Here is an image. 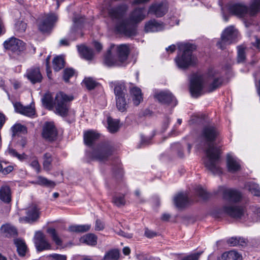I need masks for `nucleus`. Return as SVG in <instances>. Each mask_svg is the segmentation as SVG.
<instances>
[{
	"instance_id": "nucleus-23",
	"label": "nucleus",
	"mask_w": 260,
	"mask_h": 260,
	"mask_svg": "<svg viewBox=\"0 0 260 260\" xmlns=\"http://www.w3.org/2000/svg\"><path fill=\"white\" fill-rule=\"evenodd\" d=\"M164 25L155 20H150L146 23L145 30L146 32H155L162 30L164 29Z\"/></svg>"
},
{
	"instance_id": "nucleus-38",
	"label": "nucleus",
	"mask_w": 260,
	"mask_h": 260,
	"mask_svg": "<svg viewBox=\"0 0 260 260\" xmlns=\"http://www.w3.org/2000/svg\"><path fill=\"white\" fill-rule=\"evenodd\" d=\"M44 161L43 163V168L46 171L51 170V164L52 161V155L49 153H46L43 155Z\"/></svg>"
},
{
	"instance_id": "nucleus-8",
	"label": "nucleus",
	"mask_w": 260,
	"mask_h": 260,
	"mask_svg": "<svg viewBox=\"0 0 260 260\" xmlns=\"http://www.w3.org/2000/svg\"><path fill=\"white\" fill-rule=\"evenodd\" d=\"M113 150V144L109 141H105L93 150L91 157L99 161H105L112 154Z\"/></svg>"
},
{
	"instance_id": "nucleus-20",
	"label": "nucleus",
	"mask_w": 260,
	"mask_h": 260,
	"mask_svg": "<svg viewBox=\"0 0 260 260\" xmlns=\"http://www.w3.org/2000/svg\"><path fill=\"white\" fill-rule=\"evenodd\" d=\"M110 86L111 88L114 87V94L116 97L126 95V90L124 84L119 81H112L109 83Z\"/></svg>"
},
{
	"instance_id": "nucleus-14",
	"label": "nucleus",
	"mask_w": 260,
	"mask_h": 260,
	"mask_svg": "<svg viewBox=\"0 0 260 260\" xmlns=\"http://www.w3.org/2000/svg\"><path fill=\"white\" fill-rule=\"evenodd\" d=\"M35 244L38 251L51 249V244L47 240L45 235L41 232H38L36 233Z\"/></svg>"
},
{
	"instance_id": "nucleus-55",
	"label": "nucleus",
	"mask_w": 260,
	"mask_h": 260,
	"mask_svg": "<svg viewBox=\"0 0 260 260\" xmlns=\"http://www.w3.org/2000/svg\"><path fill=\"white\" fill-rule=\"evenodd\" d=\"M104 228V223L99 219H97L95 221V230L96 231H101Z\"/></svg>"
},
{
	"instance_id": "nucleus-63",
	"label": "nucleus",
	"mask_w": 260,
	"mask_h": 260,
	"mask_svg": "<svg viewBox=\"0 0 260 260\" xmlns=\"http://www.w3.org/2000/svg\"><path fill=\"white\" fill-rule=\"evenodd\" d=\"M94 47L95 48V49L98 51L100 52L102 50L103 48V46L101 43H100L98 42L94 41L93 42Z\"/></svg>"
},
{
	"instance_id": "nucleus-6",
	"label": "nucleus",
	"mask_w": 260,
	"mask_h": 260,
	"mask_svg": "<svg viewBox=\"0 0 260 260\" xmlns=\"http://www.w3.org/2000/svg\"><path fill=\"white\" fill-rule=\"evenodd\" d=\"M129 53V49L127 45L116 46L111 44L104 56V63L108 67L122 66L127 60Z\"/></svg>"
},
{
	"instance_id": "nucleus-48",
	"label": "nucleus",
	"mask_w": 260,
	"mask_h": 260,
	"mask_svg": "<svg viewBox=\"0 0 260 260\" xmlns=\"http://www.w3.org/2000/svg\"><path fill=\"white\" fill-rule=\"evenodd\" d=\"M74 74V70L72 69H66L63 71V79L66 82H68L69 79Z\"/></svg>"
},
{
	"instance_id": "nucleus-26",
	"label": "nucleus",
	"mask_w": 260,
	"mask_h": 260,
	"mask_svg": "<svg viewBox=\"0 0 260 260\" xmlns=\"http://www.w3.org/2000/svg\"><path fill=\"white\" fill-rule=\"evenodd\" d=\"M241 254L235 250H231L222 253L218 257V260H241Z\"/></svg>"
},
{
	"instance_id": "nucleus-1",
	"label": "nucleus",
	"mask_w": 260,
	"mask_h": 260,
	"mask_svg": "<svg viewBox=\"0 0 260 260\" xmlns=\"http://www.w3.org/2000/svg\"><path fill=\"white\" fill-rule=\"evenodd\" d=\"M217 128L213 125H205L199 138V146L206 153L204 164L206 168L212 174L220 175L222 170L219 167L221 150L214 145V142L219 135Z\"/></svg>"
},
{
	"instance_id": "nucleus-25",
	"label": "nucleus",
	"mask_w": 260,
	"mask_h": 260,
	"mask_svg": "<svg viewBox=\"0 0 260 260\" xmlns=\"http://www.w3.org/2000/svg\"><path fill=\"white\" fill-rule=\"evenodd\" d=\"M0 200L6 204L11 201V189L8 186H3L0 188Z\"/></svg>"
},
{
	"instance_id": "nucleus-61",
	"label": "nucleus",
	"mask_w": 260,
	"mask_h": 260,
	"mask_svg": "<svg viewBox=\"0 0 260 260\" xmlns=\"http://www.w3.org/2000/svg\"><path fill=\"white\" fill-rule=\"evenodd\" d=\"M13 170V167L11 166H9L8 167H4V169H3V174L4 175H6V174H8L9 173H10V172H11Z\"/></svg>"
},
{
	"instance_id": "nucleus-7",
	"label": "nucleus",
	"mask_w": 260,
	"mask_h": 260,
	"mask_svg": "<svg viewBox=\"0 0 260 260\" xmlns=\"http://www.w3.org/2000/svg\"><path fill=\"white\" fill-rule=\"evenodd\" d=\"M178 52L175 61L178 68L186 70L196 64L197 58L193 55L196 46L190 43L178 44Z\"/></svg>"
},
{
	"instance_id": "nucleus-46",
	"label": "nucleus",
	"mask_w": 260,
	"mask_h": 260,
	"mask_svg": "<svg viewBox=\"0 0 260 260\" xmlns=\"http://www.w3.org/2000/svg\"><path fill=\"white\" fill-rule=\"evenodd\" d=\"M11 129L13 132V136H14L16 133L18 132H23L26 131V128L25 126L21 125V124H16L14 125Z\"/></svg>"
},
{
	"instance_id": "nucleus-11",
	"label": "nucleus",
	"mask_w": 260,
	"mask_h": 260,
	"mask_svg": "<svg viewBox=\"0 0 260 260\" xmlns=\"http://www.w3.org/2000/svg\"><path fill=\"white\" fill-rule=\"evenodd\" d=\"M237 36V31L233 26L227 27L221 35V41L217 43V47L221 49H224L225 46L232 43Z\"/></svg>"
},
{
	"instance_id": "nucleus-21",
	"label": "nucleus",
	"mask_w": 260,
	"mask_h": 260,
	"mask_svg": "<svg viewBox=\"0 0 260 260\" xmlns=\"http://www.w3.org/2000/svg\"><path fill=\"white\" fill-rule=\"evenodd\" d=\"M174 203L178 208L185 207L188 203V197L186 193L180 192L176 194L174 198Z\"/></svg>"
},
{
	"instance_id": "nucleus-31",
	"label": "nucleus",
	"mask_w": 260,
	"mask_h": 260,
	"mask_svg": "<svg viewBox=\"0 0 260 260\" xmlns=\"http://www.w3.org/2000/svg\"><path fill=\"white\" fill-rule=\"evenodd\" d=\"M34 184L44 186L47 187L53 188L56 184L54 182L47 179L46 178L39 176L37 177L35 181L32 182Z\"/></svg>"
},
{
	"instance_id": "nucleus-44",
	"label": "nucleus",
	"mask_w": 260,
	"mask_h": 260,
	"mask_svg": "<svg viewBox=\"0 0 260 260\" xmlns=\"http://www.w3.org/2000/svg\"><path fill=\"white\" fill-rule=\"evenodd\" d=\"M246 59L245 48L242 46L238 47L237 62L243 63Z\"/></svg>"
},
{
	"instance_id": "nucleus-59",
	"label": "nucleus",
	"mask_w": 260,
	"mask_h": 260,
	"mask_svg": "<svg viewBox=\"0 0 260 260\" xmlns=\"http://www.w3.org/2000/svg\"><path fill=\"white\" fill-rule=\"evenodd\" d=\"M142 100V95L133 96V103H134V105H135L136 106L139 105Z\"/></svg>"
},
{
	"instance_id": "nucleus-39",
	"label": "nucleus",
	"mask_w": 260,
	"mask_h": 260,
	"mask_svg": "<svg viewBox=\"0 0 260 260\" xmlns=\"http://www.w3.org/2000/svg\"><path fill=\"white\" fill-rule=\"evenodd\" d=\"M260 11V0H252L249 8V14L255 16Z\"/></svg>"
},
{
	"instance_id": "nucleus-29",
	"label": "nucleus",
	"mask_w": 260,
	"mask_h": 260,
	"mask_svg": "<svg viewBox=\"0 0 260 260\" xmlns=\"http://www.w3.org/2000/svg\"><path fill=\"white\" fill-rule=\"evenodd\" d=\"M78 50L81 56L84 59L90 60L93 57V52L92 49L84 46H78Z\"/></svg>"
},
{
	"instance_id": "nucleus-51",
	"label": "nucleus",
	"mask_w": 260,
	"mask_h": 260,
	"mask_svg": "<svg viewBox=\"0 0 260 260\" xmlns=\"http://www.w3.org/2000/svg\"><path fill=\"white\" fill-rule=\"evenodd\" d=\"M202 252H199L184 257L182 260H198Z\"/></svg>"
},
{
	"instance_id": "nucleus-32",
	"label": "nucleus",
	"mask_w": 260,
	"mask_h": 260,
	"mask_svg": "<svg viewBox=\"0 0 260 260\" xmlns=\"http://www.w3.org/2000/svg\"><path fill=\"white\" fill-rule=\"evenodd\" d=\"M115 99L116 107L118 110L122 112L125 111L127 107L125 95L116 97Z\"/></svg>"
},
{
	"instance_id": "nucleus-27",
	"label": "nucleus",
	"mask_w": 260,
	"mask_h": 260,
	"mask_svg": "<svg viewBox=\"0 0 260 260\" xmlns=\"http://www.w3.org/2000/svg\"><path fill=\"white\" fill-rule=\"evenodd\" d=\"M167 11L166 8L162 3L152 5L149 8V13H154L156 17L164 16Z\"/></svg>"
},
{
	"instance_id": "nucleus-57",
	"label": "nucleus",
	"mask_w": 260,
	"mask_h": 260,
	"mask_svg": "<svg viewBox=\"0 0 260 260\" xmlns=\"http://www.w3.org/2000/svg\"><path fill=\"white\" fill-rule=\"evenodd\" d=\"M113 174L115 177L121 178L123 175L122 170L119 167H118L116 168V170L113 171Z\"/></svg>"
},
{
	"instance_id": "nucleus-16",
	"label": "nucleus",
	"mask_w": 260,
	"mask_h": 260,
	"mask_svg": "<svg viewBox=\"0 0 260 260\" xmlns=\"http://www.w3.org/2000/svg\"><path fill=\"white\" fill-rule=\"evenodd\" d=\"M57 20V17L55 14L48 15L39 22L38 25L39 29L42 32L49 31L52 28L53 23Z\"/></svg>"
},
{
	"instance_id": "nucleus-49",
	"label": "nucleus",
	"mask_w": 260,
	"mask_h": 260,
	"mask_svg": "<svg viewBox=\"0 0 260 260\" xmlns=\"http://www.w3.org/2000/svg\"><path fill=\"white\" fill-rule=\"evenodd\" d=\"M196 192L199 196H200L204 200L207 199L209 197V195L207 192L201 186H198L196 188Z\"/></svg>"
},
{
	"instance_id": "nucleus-36",
	"label": "nucleus",
	"mask_w": 260,
	"mask_h": 260,
	"mask_svg": "<svg viewBox=\"0 0 260 260\" xmlns=\"http://www.w3.org/2000/svg\"><path fill=\"white\" fill-rule=\"evenodd\" d=\"M119 122L118 120L113 119L110 117H108V128L111 133H114L118 131L119 128Z\"/></svg>"
},
{
	"instance_id": "nucleus-10",
	"label": "nucleus",
	"mask_w": 260,
	"mask_h": 260,
	"mask_svg": "<svg viewBox=\"0 0 260 260\" xmlns=\"http://www.w3.org/2000/svg\"><path fill=\"white\" fill-rule=\"evenodd\" d=\"M128 9V6L125 4L117 5L108 9V14L112 20L116 21V25L124 19Z\"/></svg>"
},
{
	"instance_id": "nucleus-45",
	"label": "nucleus",
	"mask_w": 260,
	"mask_h": 260,
	"mask_svg": "<svg viewBox=\"0 0 260 260\" xmlns=\"http://www.w3.org/2000/svg\"><path fill=\"white\" fill-rule=\"evenodd\" d=\"M9 155L12 156L17 157L18 159L22 160L25 158V154L23 153L22 154H19L15 149L9 147L6 151Z\"/></svg>"
},
{
	"instance_id": "nucleus-41",
	"label": "nucleus",
	"mask_w": 260,
	"mask_h": 260,
	"mask_svg": "<svg viewBox=\"0 0 260 260\" xmlns=\"http://www.w3.org/2000/svg\"><path fill=\"white\" fill-rule=\"evenodd\" d=\"M53 66L55 71L58 72L64 67V61L61 56L55 57L53 60Z\"/></svg>"
},
{
	"instance_id": "nucleus-43",
	"label": "nucleus",
	"mask_w": 260,
	"mask_h": 260,
	"mask_svg": "<svg viewBox=\"0 0 260 260\" xmlns=\"http://www.w3.org/2000/svg\"><path fill=\"white\" fill-rule=\"evenodd\" d=\"M83 83L88 90L93 89L98 85V83L91 77L85 78Z\"/></svg>"
},
{
	"instance_id": "nucleus-58",
	"label": "nucleus",
	"mask_w": 260,
	"mask_h": 260,
	"mask_svg": "<svg viewBox=\"0 0 260 260\" xmlns=\"http://www.w3.org/2000/svg\"><path fill=\"white\" fill-rule=\"evenodd\" d=\"M131 94L133 96L142 95L141 90L139 88L134 87L131 89Z\"/></svg>"
},
{
	"instance_id": "nucleus-19",
	"label": "nucleus",
	"mask_w": 260,
	"mask_h": 260,
	"mask_svg": "<svg viewBox=\"0 0 260 260\" xmlns=\"http://www.w3.org/2000/svg\"><path fill=\"white\" fill-rule=\"evenodd\" d=\"M226 164L229 172L234 173L240 170L241 166L239 162L231 154H228Z\"/></svg>"
},
{
	"instance_id": "nucleus-4",
	"label": "nucleus",
	"mask_w": 260,
	"mask_h": 260,
	"mask_svg": "<svg viewBox=\"0 0 260 260\" xmlns=\"http://www.w3.org/2000/svg\"><path fill=\"white\" fill-rule=\"evenodd\" d=\"M145 16L144 7L136 8L129 13L128 18L122 20L116 25V29L118 32L125 36H135L137 34L136 25L142 21Z\"/></svg>"
},
{
	"instance_id": "nucleus-28",
	"label": "nucleus",
	"mask_w": 260,
	"mask_h": 260,
	"mask_svg": "<svg viewBox=\"0 0 260 260\" xmlns=\"http://www.w3.org/2000/svg\"><path fill=\"white\" fill-rule=\"evenodd\" d=\"M14 243L17 247L18 254L21 256H25L27 249L25 241L22 239L16 238L14 239Z\"/></svg>"
},
{
	"instance_id": "nucleus-50",
	"label": "nucleus",
	"mask_w": 260,
	"mask_h": 260,
	"mask_svg": "<svg viewBox=\"0 0 260 260\" xmlns=\"http://www.w3.org/2000/svg\"><path fill=\"white\" fill-rule=\"evenodd\" d=\"M21 114L27 116H31L35 114V109L31 107H24Z\"/></svg>"
},
{
	"instance_id": "nucleus-2",
	"label": "nucleus",
	"mask_w": 260,
	"mask_h": 260,
	"mask_svg": "<svg viewBox=\"0 0 260 260\" xmlns=\"http://www.w3.org/2000/svg\"><path fill=\"white\" fill-rule=\"evenodd\" d=\"M222 196L224 200L229 202L222 208L216 209L212 212V215L216 218H222L228 215L232 218L238 219L244 216L245 207L236 204L242 199L241 193L235 189L227 188L223 189Z\"/></svg>"
},
{
	"instance_id": "nucleus-54",
	"label": "nucleus",
	"mask_w": 260,
	"mask_h": 260,
	"mask_svg": "<svg viewBox=\"0 0 260 260\" xmlns=\"http://www.w3.org/2000/svg\"><path fill=\"white\" fill-rule=\"evenodd\" d=\"M30 166L37 171V173L40 172V165L37 159L32 160L30 163Z\"/></svg>"
},
{
	"instance_id": "nucleus-5",
	"label": "nucleus",
	"mask_w": 260,
	"mask_h": 260,
	"mask_svg": "<svg viewBox=\"0 0 260 260\" xmlns=\"http://www.w3.org/2000/svg\"><path fill=\"white\" fill-rule=\"evenodd\" d=\"M73 95H68L60 91L56 93L54 101L50 93H46L42 99L43 104L49 109L55 106V112L62 117L68 115L70 107L69 103L73 100Z\"/></svg>"
},
{
	"instance_id": "nucleus-60",
	"label": "nucleus",
	"mask_w": 260,
	"mask_h": 260,
	"mask_svg": "<svg viewBox=\"0 0 260 260\" xmlns=\"http://www.w3.org/2000/svg\"><path fill=\"white\" fill-rule=\"evenodd\" d=\"M14 107L16 112L21 113L24 107L20 103H15L14 104Z\"/></svg>"
},
{
	"instance_id": "nucleus-22",
	"label": "nucleus",
	"mask_w": 260,
	"mask_h": 260,
	"mask_svg": "<svg viewBox=\"0 0 260 260\" xmlns=\"http://www.w3.org/2000/svg\"><path fill=\"white\" fill-rule=\"evenodd\" d=\"M100 134L93 131H89L84 134V141L86 145L91 146L94 142L100 138Z\"/></svg>"
},
{
	"instance_id": "nucleus-64",
	"label": "nucleus",
	"mask_w": 260,
	"mask_h": 260,
	"mask_svg": "<svg viewBox=\"0 0 260 260\" xmlns=\"http://www.w3.org/2000/svg\"><path fill=\"white\" fill-rule=\"evenodd\" d=\"M6 121V117L2 113H0V129L2 128Z\"/></svg>"
},
{
	"instance_id": "nucleus-15",
	"label": "nucleus",
	"mask_w": 260,
	"mask_h": 260,
	"mask_svg": "<svg viewBox=\"0 0 260 260\" xmlns=\"http://www.w3.org/2000/svg\"><path fill=\"white\" fill-rule=\"evenodd\" d=\"M154 98L162 104H172L173 106L177 105V101L172 93L168 91H161L154 94Z\"/></svg>"
},
{
	"instance_id": "nucleus-35",
	"label": "nucleus",
	"mask_w": 260,
	"mask_h": 260,
	"mask_svg": "<svg viewBox=\"0 0 260 260\" xmlns=\"http://www.w3.org/2000/svg\"><path fill=\"white\" fill-rule=\"evenodd\" d=\"M119 255L120 252L118 249H111L105 253L103 260H118Z\"/></svg>"
},
{
	"instance_id": "nucleus-24",
	"label": "nucleus",
	"mask_w": 260,
	"mask_h": 260,
	"mask_svg": "<svg viewBox=\"0 0 260 260\" xmlns=\"http://www.w3.org/2000/svg\"><path fill=\"white\" fill-rule=\"evenodd\" d=\"M1 231L4 236L7 238L15 237L18 234L17 229L9 224L3 225L1 226Z\"/></svg>"
},
{
	"instance_id": "nucleus-33",
	"label": "nucleus",
	"mask_w": 260,
	"mask_h": 260,
	"mask_svg": "<svg viewBox=\"0 0 260 260\" xmlns=\"http://www.w3.org/2000/svg\"><path fill=\"white\" fill-rule=\"evenodd\" d=\"M91 228L89 224L72 225L69 227V231L71 232L84 233L88 231Z\"/></svg>"
},
{
	"instance_id": "nucleus-47",
	"label": "nucleus",
	"mask_w": 260,
	"mask_h": 260,
	"mask_svg": "<svg viewBox=\"0 0 260 260\" xmlns=\"http://www.w3.org/2000/svg\"><path fill=\"white\" fill-rule=\"evenodd\" d=\"M27 24L23 21H18L15 24L16 31L19 33L24 32L26 28Z\"/></svg>"
},
{
	"instance_id": "nucleus-13",
	"label": "nucleus",
	"mask_w": 260,
	"mask_h": 260,
	"mask_svg": "<svg viewBox=\"0 0 260 260\" xmlns=\"http://www.w3.org/2000/svg\"><path fill=\"white\" fill-rule=\"evenodd\" d=\"M42 135L44 139L48 141L52 142L56 139L57 131L53 123L46 122L44 123Z\"/></svg>"
},
{
	"instance_id": "nucleus-37",
	"label": "nucleus",
	"mask_w": 260,
	"mask_h": 260,
	"mask_svg": "<svg viewBox=\"0 0 260 260\" xmlns=\"http://www.w3.org/2000/svg\"><path fill=\"white\" fill-rule=\"evenodd\" d=\"M48 234L50 235L52 240L55 242L56 245L61 246L62 244V240L59 237L56 231L54 228H48L47 230Z\"/></svg>"
},
{
	"instance_id": "nucleus-17",
	"label": "nucleus",
	"mask_w": 260,
	"mask_h": 260,
	"mask_svg": "<svg viewBox=\"0 0 260 260\" xmlns=\"http://www.w3.org/2000/svg\"><path fill=\"white\" fill-rule=\"evenodd\" d=\"M228 9L231 13L240 17H245L249 11L247 6L240 4H229Z\"/></svg>"
},
{
	"instance_id": "nucleus-56",
	"label": "nucleus",
	"mask_w": 260,
	"mask_h": 260,
	"mask_svg": "<svg viewBox=\"0 0 260 260\" xmlns=\"http://www.w3.org/2000/svg\"><path fill=\"white\" fill-rule=\"evenodd\" d=\"M145 235L148 238H151L156 236L157 235V234L156 233L153 231H150L148 229H146L145 232Z\"/></svg>"
},
{
	"instance_id": "nucleus-42",
	"label": "nucleus",
	"mask_w": 260,
	"mask_h": 260,
	"mask_svg": "<svg viewBox=\"0 0 260 260\" xmlns=\"http://www.w3.org/2000/svg\"><path fill=\"white\" fill-rule=\"evenodd\" d=\"M84 243L90 246H95L97 244V237L93 234H88L83 237Z\"/></svg>"
},
{
	"instance_id": "nucleus-53",
	"label": "nucleus",
	"mask_w": 260,
	"mask_h": 260,
	"mask_svg": "<svg viewBox=\"0 0 260 260\" xmlns=\"http://www.w3.org/2000/svg\"><path fill=\"white\" fill-rule=\"evenodd\" d=\"M150 141V138H145L143 136H141V143L138 146V147L140 148L142 147V146L148 145Z\"/></svg>"
},
{
	"instance_id": "nucleus-3",
	"label": "nucleus",
	"mask_w": 260,
	"mask_h": 260,
	"mask_svg": "<svg viewBox=\"0 0 260 260\" xmlns=\"http://www.w3.org/2000/svg\"><path fill=\"white\" fill-rule=\"evenodd\" d=\"M223 82L221 75L214 70L209 71L206 76L193 74L190 79V91L192 96L198 97L204 86L208 87L209 92L219 88Z\"/></svg>"
},
{
	"instance_id": "nucleus-18",
	"label": "nucleus",
	"mask_w": 260,
	"mask_h": 260,
	"mask_svg": "<svg viewBox=\"0 0 260 260\" xmlns=\"http://www.w3.org/2000/svg\"><path fill=\"white\" fill-rule=\"evenodd\" d=\"M26 77L33 84L40 83L43 79L40 68L38 67H32L28 69L26 71Z\"/></svg>"
},
{
	"instance_id": "nucleus-30",
	"label": "nucleus",
	"mask_w": 260,
	"mask_h": 260,
	"mask_svg": "<svg viewBox=\"0 0 260 260\" xmlns=\"http://www.w3.org/2000/svg\"><path fill=\"white\" fill-rule=\"evenodd\" d=\"M227 243L230 246L244 247L247 244V241L243 238L233 237L227 240Z\"/></svg>"
},
{
	"instance_id": "nucleus-34",
	"label": "nucleus",
	"mask_w": 260,
	"mask_h": 260,
	"mask_svg": "<svg viewBox=\"0 0 260 260\" xmlns=\"http://www.w3.org/2000/svg\"><path fill=\"white\" fill-rule=\"evenodd\" d=\"M245 188L254 196L260 197V187L258 184L253 182H249L246 184Z\"/></svg>"
},
{
	"instance_id": "nucleus-9",
	"label": "nucleus",
	"mask_w": 260,
	"mask_h": 260,
	"mask_svg": "<svg viewBox=\"0 0 260 260\" xmlns=\"http://www.w3.org/2000/svg\"><path fill=\"white\" fill-rule=\"evenodd\" d=\"M5 49L15 55H20L25 49V43L21 40L14 37L4 42Z\"/></svg>"
},
{
	"instance_id": "nucleus-52",
	"label": "nucleus",
	"mask_w": 260,
	"mask_h": 260,
	"mask_svg": "<svg viewBox=\"0 0 260 260\" xmlns=\"http://www.w3.org/2000/svg\"><path fill=\"white\" fill-rule=\"evenodd\" d=\"M48 257L52 258L54 260H67V256L65 255L54 253L50 254Z\"/></svg>"
},
{
	"instance_id": "nucleus-12",
	"label": "nucleus",
	"mask_w": 260,
	"mask_h": 260,
	"mask_svg": "<svg viewBox=\"0 0 260 260\" xmlns=\"http://www.w3.org/2000/svg\"><path fill=\"white\" fill-rule=\"evenodd\" d=\"M40 209L36 205H32L26 209V216L20 218L25 222L32 223L37 221L40 218Z\"/></svg>"
},
{
	"instance_id": "nucleus-40",
	"label": "nucleus",
	"mask_w": 260,
	"mask_h": 260,
	"mask_svg": "<svg viewBox=\"0 0 260 260\" xmlns=\"http://www.w3.org/2000/svg\"><path fill=\"white\" fill-rule=\"evenodd\" d=\"M125 202L124 194H115L112 198V203L118 207L124 206Z\"/></svg>"
},
{
	"instance_id": "nucleus-62",
	"label": "nucleus",
	"mask_w": 260,
	"mask_h": 260,
	"mask_svg": "<svg viewBox=\"0 0 260 260\" xmlns=\"http://www.w3.org/2000/svg\"><path fill=\"white\" fill-rule=\"evenodd\" d=\"M84 18L83 17H76L74 18L73 21L74 23L76 24H81L83 23Z\"/></svg>"
}]
</instances>
